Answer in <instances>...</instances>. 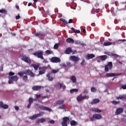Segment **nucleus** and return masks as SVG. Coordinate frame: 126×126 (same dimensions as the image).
<instances>
[{"mask_svg": "<svg viewBox=\"0 0 126 126\" xmlns=\"http://www.w3.org/2000/svg\"><path fill=\"white\" fill-rule=\"evenodd\" d=\"M15 109L16 111H18V110H19V107H18V106H15Z\"/></svg>", "mask_w": 126, "mask_h": 126, "instance_id": "62", "label": "nucleus"}, {"mask_svg": "<svg viewBox=\"0 0 126 126\" xmlns=\"http://www.w3.org/2000/svg\"><path fill=\"white\" fill-rule=\"evenodd\" d=\"M122 113H124V108H117L115 111V114L117 116L121 115V114H122Z\"/></svg>", "mask_w": 126, "mask_h": 126, "instance_id": "11", "label": "nucleus"}, {"mask_svg": "<svg viewBox=\"0 0 126 126\" xmlns=\"http://www.w3.org/2000/svg\"><path fill=\"white\" fill-rule=\"evenodd\" d=\"M70 93H73V92H78V90L77 89H73L70 90Z\"/></svg>", "mask_w": 126, "mask_h": 126, "instance_id": "37", "label": "nucleus"}, {"mask_svg": "<svg viewBox=\"0 0 126 126\" xmlns=\"http://www.w3.org/2000/svg\"><path fill=\"white\" fill-rule=\"evenodd\" d=\"M0 13H3L4 14H6V10L5 9H0Z\"/></svg>", "mask_w": 126, "mask_h": 126, "instance_id": "36", "label": "nucleus"}, {"mask_svg": "<svg viewBox=\"0 0 126 126\" xmlns=\"http://www.w3.org/2000/svg\"><path fill=\"white\" fill-rule=\"evenodd\" d=\"M50 61L54 63H61V59L58 57H54L51 58Z\"/></svg>", "mask_w": 126, "mask_h": 126, "instance_id": "7", "label": "nucleus"}, {"mask_svg": "<svg viewBox=\"0 0 126 126\" xmlns=\"http://www.w3.org/2000/svg\"><path fill=\"white\" fill-rule=\"evenodd\" d=\"M91 90L92 92H96L97 91V90H96L95 87H92Z\"/></svg>", "mask_w": 126, "mask_h": 126, "instance_id": "42", "label": "nucleus"}, {"mask_svg": "<svg viewBox=\"0 0 126 126\" xmlns=\"http://www.w3.org/2000/svg\"><path fill=\"white\" fill-rule=\"evenodd\" d=\"M99 59H101V61H106L108 59V56L103 55L98 57Z\"/></svg>", "mask_w": 126, "mask_h": 126, "instance_id": "20", "label": "nucleus"}, {"mask_svg": "<svg viewBox=\"0 0 126 126\" xmlns=\"http://www.w3.org/2000/svg\"><path fill=\"white\" fill-rule=\"evenodd\" d=\"M106 65L109 67V69L113 68V63L112 62H109Z\"/></svg>", "mask_w": 126, "mask_h": 126, "instance_id": "27", "label": "nucleus"}, {"mask_svg": "<svg viewBox=\"0 0 126 126\" xmlns=\"http://www.w3.org/2000/svg\"><path fill=\"white\" fill-rule=\"evenodd\" d=\"M70 53H72V49L70 47L67 48L65 51V54H66L67 55H69Z\"/></svg>", "mask_w": 126, "mask_h": 126, "instance_id": "18", "label": "nucleus"}, {"mask_svg": "<svg viewBox=\"0 0 126 126\" xmlns=\"http://www.w3.org/2000/svg\"><path fill=\"white\" fill-rule=\"evenodd\" d=\"M42 60H43V63H48V61H47V60L44 59V58Z\"/></svg>", "mask_w": 126, "mask_h": 126, "instance_id": "53", "label": "nucleus"}, {"mask_svg": "<svg viewBox=\"0 0 126 126\" xmlns=\"http://www.w3.org/2000/svg\"><path fill=\"white\" fill-rule=\"evenodd\" d=\"M45 54L46 55H51L53 54V52L51 50H48L45 51Z\"/></svg>", "mask_w": 126, "mask_h": 126, "instance_id": "35", "label": "nucleus"}, {"mask_svg": "<svg viewBox=\"0 0 126 126\" xmlns=\"http://www.w3.org/2000/svg\"><path fill=\"white\" fill-rule=\"evenodd\" d=\"M14 74H15V73H13V72H9V76H13V75H14Z\"/></svg>", "mask_w": 126, "mask_h": 126, "instance_id": "48", "label": "nucleus"}, {"mask_svg": "<svg viewBox=\"0 0 126 126\" xmlns=\"http://www.w3.org/2000/svg\"><path fill=\"white\" fill-rule=\"evenodd\" d=\"M23 79L24 81H28V77L27 75H25L23 77Z\"/></svg>", "mask_w": 126, "mask_h": 126, "instance_id": "39", "label": "nucleus"}, {"mask_svg": "<svg viewBox=\"0 0 126 126\" xmlns=\"http://www.w3.org/2000/svg\"><path fill=\"white\" fill-rule=\"evenodd\" d=\"M60 21H62V22H63V23L64 24H68V22H67V21H66V20H65V19H64L61 18Z\"/></svg>", "mask_w": 126, "mask_h": 126, "instance_id": "31", "label": "nucleus"}, {"mask_svg": "<svg viewBox=\"0 0 126 126\" xmlns=\"http://www.w3.org/2000/svg\"><path fill=\"white\" fill-rule=\"evenodd\" d=\"M16 8L17 9H19V6H18L17 4H16Z\"/></svg>", "mask_w": 126, "mask_h": 126, "instance_id": "64", "label": "nucleus"}, {"mask_svg": "<svg viewBox=\"0 0 126 126\" xmlns=\"http://www.w3.org/2000/svg\"><path fill=\"white\" fill-rule=\"evenodd\" d=\"M33 101H34V99L32 97H30L29 98V103L32 104Z\"/></svg>", "mask_w": 126, "mask_h": 126, "instance_id": "38", "label": "nucleus"}, {"mask_svg": "<svg viewBox=\"0 0 126 126\" xmlns=\"http://www.w3.org/2000/svg\"><path fill=\"white\" fill-rule=\"evenodd\" d=\"M115 42H111L110 41H106L103 43V45L105 46H111V45H115Z\"/></svg>", "mask_w": 126, "mask_h": 126, "instance_id": "17", "label": "nucleus"}, {"mask_svg": "<svg viewBox=\"0 0 126 126\" xmlns=\"http://www.w3.org/2000/svg\"><path fill=\"white\" fill-rule=\"evenodd\" d=\"M73 21V20H72V19H70L69 20L68 23L69 24L72 23Z\"/></svg>", "mask_w": 126, "mask_h": 126, "instance_id": "56", "label": "nucleus"}, {"mask_svg": "<svg viewBox=\"0 0 126 126\" xmlns=\"http://www.w3.org/2000/svg\"><path fill=\"white\" fill-rule=\"evenodd\" d=\"M40 123H41V124H43L45 123V122H46V119H45V118H41V119H40Z\"/></svg>", "mask_w": 126, "mask_h": 126, "instance_id": "45", "label": "nucleus"}, {"mask_svg": "<svg viewBox=\"0 0 126 126\" xmlns=\"http://www.w3.org/2000/svg\"><path fill=\"white\" fill-rule=\"evenodd\" d=\"M49 123L50 124H51L52 125H54V124H55V121L54 120H52L49 121Z\"/></svg>", "mask_w": 126, "mask_h": 126, "instance_id": "55", "label": "nucleus"}, {"mask_svg": "<svg viewBox=\"0 0 126 126\" xmlns=\"http://www.w3.org/2000/svg\"><path fill=\"white\" fill-rule=\"evenodd\" d=\"M39 109H40V110H43L44 111H48V112H52V109L43 105L39 106Z\"/></svg>", "mask_w": 126, "mask_h": 126, "instance_id": "14", "label": "nucleus"}, {"mask_svg": "<svg viewBox=\"0 0 126 126\" xmlns=\"http://www.w3.org/2000/svg\"><path fill=\"white\" fill-rule=\"evenodd\" d=\"M71 30L73 31V32L74 33H75V34H79V33H80V31L77 30H75V29H74V28H71Z\"/></svg>", "mask_w": 126, "mask_h": 126, "instance_id": "24", "label": "nucleus"}, {"mask_svg": "<svg viewBox=\"0 0 126 126\" xmlns=\"http://www.w3.org/2000/svg\"><path fill=\"white\" fill-rule=\"evenodd\" d=\"M80 45L81 46H82V47H84V46H86L85 44H84L83 43H81V42H80Z\"/></svg>", "mask_w": 126, "mask_h": 126, "instance_id": "59", "label": "nucleus"}, {"mask_svg": "<svg viewBox=\"0 0 126 126\" xmlns=\"http://www.w3.org/2000/svg\"><path fill=\"white\" fill-rule=\"evenodd\" d=\"M85 58L87 59V61H88L91 60V59H93V58H95V55L93 54H87Z\"/></svg>", "mask_w": 126, "mask_h": 126, "instance_id": "13", "label": "nucleus"}, {"mask_svg": "<svg viewBox=\"0 0 126 126\" xmlns=\"http://www.w3.org/2000/svg\"><path fill=\"white\" fill-rule=\"evenodd\" d=\"M29 118L31 120H35V119H37V115H36V114H35V115H34L33 116H30L29 117Z\"/></svg>", "mask_w": 126, "mask_h": 126, "instance_id": "34", "label": "nucleus"}, {"mask_svg": "<svg viewBox=\"0 0 126 126\" xmlns=\"http://www.w3.org/2000/svg\"><path fill=\"white\" fill-rule=\"evenodd\" d=\"M99 102H100V100H99V99L95 98L93 100V101L91 102V104H92V105H94L99 103Z\"/></svg>", "mask_w": 126, "mask_h": 126, "instance_id": "19", "label": "nucleus"}, {"mask_svg": "<svg viewBox=\"0 0 126 126\" xmlns=\"http://www.w3.org/2000/svg\"><path fill=\"white\" fill-rule=\"evenodd\" d=\"M18 80V77L17 76H14L12 77H9V84H13V81H17Z\"/></svg>", "mask_w": 126, "mask_h": 126, "instance_id": "5", "label": "nucleus"}, {"mask_svg": "<svg viewBox=\"0 0 126 126\" xmlns=\"http://www.w3.org/2000/svg\"><path fill=\"white\" fill-rule=\"evenodd\" d=\"M112 103L114 105H118V104H120V101H117L113 100L112 101Z\"/></svg>", "mask_w": 126, "mask_h": 126, "instance_id": "41", "label": "nucleus"}, {"mask_svg": "<svg viewBox=\"0 0 126 126\" xmlns=\"http://www.w3.org/2000/svg\"><path fill=\"white\" fill-rule=\"evenodd\" d=\"M70 60L73 61L75 63H77L79 61V58L75 56H71L70 57Z\"/></svg>", "mask_w": 126, "mask_h": 126, "instance_id": "12", "label": "nucleus"}, {"mask_svg": "<svg viewBox=\"0 0 126 126\" xmlns=\"http://www.w3.org/2000/svg\"><path fill=\"white\" fill-rule=\"evenodd\" d=\"M64 102V99L59 100L56 102L57 105H62Z\"/></svg>", "mask_w": 126, "mask_h": 126, "instance_id": "21", "label": "nucleus"}, {"mask_svg": "<svg viewBox=\"0 0 126 126\" xmlns=\"http://www.w3.org/2000/svg\"><path fill=\"white\" fill-rule=\"evenodd\" d=\"M69 121V118L64 117L63 118V121L62 122V126H67V121Z\"/></svg>", "mask_w": 126, "mask_h": 126, "instance_id": "9", "label": "nucleus"}, {"mask_svg": "<svg viewBox=\"0 0 126 126\" xmlns=\"http://www.w3.org/2000/svg\"><path fill=\"white\" fill-rule=\"evenodd\" d=\"M102 118V115H101V114H95L93 115V117H90V120L92 122H93L94 120H101Z\"/></svg>", "mask_w": 126, "mask_h": 126, "instance_id": "2", "label": "nucleus"}, {"mask_svg": "<svg viewBox=\"0 0 126 126\" xmlns=\"http://www.w3.org/2000/svg\"><path fill=\"white\" fill-rule=\"evenodd\" d=\"M15 18L16 20H18V19L20 18V16L19 15V14H18V15L16 16Z\"/></svg>", "mask_w": 126, "mask_h": 126, "instance_id": "52", "label": "nucleus"}, {"mask_svg": "<svg viewBox=\"0 0 126 126\" xmlns=\"http://www.w3.org/2000/svg\"><path fill=\"white\" fill-rule=\"evenodd\" d=\"M125 98H126V96L124 95H119V96L116 97L117 100H122V99H125Z\"/></svg>", "mask_w": 126, "mask_h": 126, "instance_id": "28", "label": "nucleus"}, {"mask_svg": "<svg viewBox=\"0 0 126 126\" xmlns=\"http://www.w3.org/2000/svg\"><path fill=\"white\" fill-rule=\"evenodd\" d=\"M105 71H106V72H108V71H109V67L106 65L105 66Z\"/></svg>", "mask_w": 126, "mask_h": 126, "instance_id": "46", "label": "nucleus"}, {"mask_svg": "<svg viewBox=\"0 0 126 126\" xmlns=\"http://www.w3.org/2000/svg\"><path fill=\"white\" fill-rule=\"evenodd\" d=\"M92 111L95 113H101V110L97 108H92Z\"/></svg>", "mask_w": 126, "mask_h": 126, "instance_id": "26", "label": "nucleus"}, {"mask_svg": "<svg viewBox=\"0 0 126 126\" xmlns=\"http://www.w3.org/2000/svg\"><path fill=\"white\" fill-rule=\"evenodd\" d=\"M47 68H48V67L47 66H44L41 67V71H39V75H42V74H45V72H46Z\"/></svg>", "mask_w": 126, "mask_h": 126, "instance_id": "15", "label": "nucleus"}, {"mask_svg": "<svg viewBox=\"0 0 126 126\" xmlns=\"http://www.w3.org/2000/svg\"><path fill=\"white\" fill-rule=\"evenodd\" d=\"M59 71H60V69H57L56 70L53 69L51 70V72H48L46 74V77H47L49 81H53V80L55 79V77L53 76L52 74L53 73V74H56V73H58Z\"/></svg>", "mask_w": 126, "mask_h": 126, "instance_id": "1", "label": "nucleus"}, {"mask_svg": "<svg viewBox=\"0 0 126 126\" xmlns=\"http://www.w3.org/2000/svg\"><path fill=\"white\" fill-rule=\"evenodd\" d=\"M78 124V123H77V122H76L75 121H74V120H72L70 122V125L71 126H77Z\"/></svg>", "mask_w": 126, "mask_h": 126, "instance_id": "22", "label": "nucleus"}, {"mask_svg": "<svg viewBox=\"0 0 126 126\" xmlns=\"http://www.w3.org/2000/svg\"><path fill=\"white\" fill-rule=\"evenodd\" d=\"M36 124H40V123H41V120L40 119H38V120L36 121Z\"/></svg>", "mask_w": 126, "mask_h": 126, "instance_id": "60", "label": "nucleus"}, {"mask_svg": "<svg viewBox=\"0 0 126 126\" xmlns=\"http://www.w3.org/2000/svg\"><path fill=\"white\" fill-rule=\"evenodd\" d=\"M82 65H85L86 63H85V60H83L82 62L81 63Z\"/></svg>", "mask_w": 126, "mask_h": 126, "instance_id": "54", "label": "nucleus"}, {"mask_svg": "<svg viewBox=\"0 0 126 126\" xmlns=\"http://www.w3.org/2000/svg\"><path fill=\"white\" fill-rule=\"evenodd\" d=\"M20 59L22 61H24L25 63H31V60L29 59V58L26 56H20L19 57Z\"/></svg>", "mask_w": 126, "mask_h": 126, "instance_id": "3", "label": "nucleus"}, {"mask_svg": "<svg viewBox=\"0 0 126 126\" xmlns=\"http://www.w3.org/2000/svg\"><path fill=\"white\" fill-rule=\"evenodd\" d=\"M59 109H65L66 106H65V105L63 104V105H62V107H59Z\"/></svg>", "mask_w": 126, "mask_h": 126, "instance_id": "50", "label": "nucleus"}, {"mask_svg": "<svg viewBox=\"0 0 126 126\" xmlns=\"http://www.w3.org/2000/svg\"><path fill=\"white\" fill-rule=\"evenodd\" d=\"M85 99H89V96H86L85 95L84 96H82L81 95H79L77 97V100L78 101V102H81V101H82V100H84Z\"/></svg>", "mask_w": 126, "mask_h": 126, "instance_id": "8", "label": "nucleus"}, {"mask_svg": "<svg viewBox=\"0 0 126 126\" xmlns=\"http://www.w3.org/2000/svg\"><path fill=\"white\" fill-rule=\"evenodd\" d=\"M24 74H26V75H30L31 77H35V74L30 69L24 71Z\"/></svg>", "mask_w": 126, "mask_h": 126, "instance_id": "6", "label": "nucleus"}, {"mask_svg": "<svg viewBox=\"0 0 126 126\" xmlns=\"http://www.w3.org/2000/svg\"><path fill=\"white\" fill-rule=\"evenodd\" d=\"M32 66H33L35 70H38V68H39V64H32Z\"/></svg>", "mask_w": 126, "mask_h": 126, "instance_id": "25", "label": "nucleus"}, {"mask_svg": "<svg viewBox=\"0 0 126 126\" xmlns=\"http://www.w3.org/2000/svg\"><path fill=\"white\" fill-rule=\"evenodd\" d=\"M45 114V112H39V114H36L37 116V118H38V117H42V116H43V115Z\"/></svg>", "mask_w": 126, "mask_h": 126, "instance_id": "33", "label": "nucleus"}, {"mask_svg": "<svg viewBox=\"0 0 126 126\" xmlns=\"http://www.w3.org/2000/svg\"><path fill=\"white\" fill-rule=\"evenodd\" d=\"M18 75L20 76H23L24 75V72H20L18 73Z\"/></svg>", "mask_w": 126, "mask_h": 126, "instance_id": "44", "label": "nucleus"}, {"mask_svg": "<svg viewBox=\"0 0 126 126\" xmlns=\"http://www.w3.org/2000/svg\"><path fill=\"white\" fill-rule=\"evenodd\" d=\"M34 35L36 37H38L39 36H44V34L42 33V32H36L35 33H34Z\"/></svg>", "mask_w": 126, "mask_h": 126, "instance_id": "30", "label": "nucleus"}, {"mask_svg": "<svg viewBox=\"0 0 126 126\" xmlns=\"http://www.w3.org/2000/svg\"><path fill=\"white\" fill-rule=\"evenodd\" d=\"M118 75H120V74L118 73H110L106 74L105 76L106 77H112V76H118Z\"/></svg>", "mask_w": 126, "mask_h": 126, "instance_id": "16", "label": "nucleus"}, {"mask_svg": "<svg viewBox=\"0 0 126 126\" xmlns=\"http://www.w3.org/2000/svg\"><path fill=\"white\" fill-rule=\"evenodd\" d=\"M2 109H4L5 110H6V109H8V105L6 104H3V107H2Z\"/></svg>", "mask_w": 126, "mask_h": 126, "instance_id": "40", "label": "nucleus"}, {"mask_svg": "<svg viewBox=\"0 0 126 126\" xmlns=\"http://www.w3.org/2000/svg\"><path fill=\"white\" fill-rule=\"evenodd\" d=\"M31 104H32L31 103H29V104L28 105L27 108L28 109H30V107H31Z\"/></svg>", "mask_w": 126, "mask_h": 126, "instance_id": "57", "label": "nucleus"}, {"mask_svg": "<svg viewBox=\"0 0 126 126\" xmlns=\"http://www.w3.org/2000/svg\"><path fill=\"white\" fill-rule=\"evenodd\" d=\"M42 88H44V87L41 86H33L32 87V90L33 91H38V90H40Z\"/></svg>", "mask_w": 126, "mask_h": 126, "instance_id": "10", "label": "nucleus"}, {"mask_svg": "<svg viewBox=\"0 0 126 126\" xmlns=\"http://www.w3.org/2000/svg\"><path fill=\"white\" fill-rule=\"evenodd\" d=\"M71 80H72L73 83H75L76 82V77L75 76H72L70 77Z\"/></svg>", "mask_w": 126, "mask_h": 126, "instance_id": "29", "label": "nucleus"}, {"mask_svg": "<svg viewBox=\"0 0 126 126\" xmlns=\"http://www.w3.org/2000/svg\"><path fill=\"white\" fill-rule=\"evenodd\" d=\"M54 49H55V50L59 49V44L58 43H56L54 45Z\"/></svg>", "mask_w": 126, "mask_h": 126, "instance_id": "43", "label": "nucleus"}, {"mask_svg": "<svg viewBox=\"0 0 126 126\" xmlns=\"http://www.w3.org/2000/svg\"><path fill=\"white\" fill-rule=\"evenodd\" d=\"M122 88L124 89V90L126 89V85H123L122 86Z\"/></svg>", "mask_w": 126, "mask_h": 126, "instance_id": "61", "label": "nucleus"}, {"mask_svg": "<svg viewBox=\"0 0 126 126\" xmlns=\"http://www.w3.org/2000/svg\"><path fill=\"white\" fill-rule=\"evenodd\" d=\"M3 106V102H2V101H0V109H1V108H2Z\"/></svg>", "mask_w": 126, "mask_h": 126, "instance_id": "49", "label": "nucleus"}, {"mask_svg": "<svg viewBox=\"0 0 126 126\" xmlns=\"http://www.w3.org/2000/svg\"><path fill=\"white\" fill-rule=\"evenodd\" d=\"M45 15H48L49 14V10H47L46 12H45Z\"/></svg>", "mask_w": 126, "mask_h": 126, "instance_id": "63", "label": "nucleus"}, {"mask_svg": "<svg viewBox=\"0 0 126 126\" xmlns=\"http://www.w3.org/2000/svg\"><path fill=\"white\" fill-rule=\"evenodd\" d=\"M67 43H74V40L71 38H68L66 39Z\"/></svg>", "mask_w": 126, "mask_h": 126, "instance_id": "23", "label": "nucleus"}, {"mask_svg": "<svg viewBox=\"0 0 126 126\" xmlns=\"http://www.w3.org/2000/svg\"><path fill=\"white\" fill-rule=\"evenodd\" d=\"M60 86V88H65V86L63 84H61L60 83H59L58 84H57V86Z\"/></svg>", "mask_w": 126, "mask_h": 126, "instance_id": "32", "label": "nucleus"}, {"mask_svg": "<svg viewBox=\"0 0 126 126\" xmlns=\"http://www.w3.org/2000/svg\"><path fill=\"white\" fill-rule=\"evenodd\" d=\"M74 44H75V45H80V41L79 40H76L75 41H74Z\"/></svg>", "mask_w": 126, "mask_h": 126, "instance_id": "47", "label": "nucleus"}, {"mask_svg": "<svg viewBox=\"0 0 126 126\" xmlns=\"http://www.w3.org/2000/svg\"><path fill=\"white\" fill-rule=\"evenodd\" d=\"M33 56H35V57H37L38 59H41V60H44V56H43V51H39V52H34L32 53Z\"/></svg>", "mask_w": 126, "mask_h": 126, "instance_id": "4", "label": "nucleus"}, {"mask_svg": "<svg viewBox=\"0 0 126 126\" xmlns=\"http://www.w3.org/2000/svg\"><path fill=\"white\" fill-rule=\"evenodd\" d=\"M121 121L123 122V123H126V119L125 118H122Z\"/></svg>", "mask_w": 126, "mask_h": 126, "instance_id": "51", "label": "nucleus"}, {"mask_svg": "<svg viewBox=\"0 0 126 126\" xmlns=\"http://www.w3.org/2000/svg\"><path fill=\"white\" fill-rule=\"evenodd\" d=\"M36 99H39V98H41L40 94L39 95H36Z\"/></svg>", "mask_w": 126, "mask_h": 126, "instance_id": "58", "label": "nucleus"}]
</instances>
